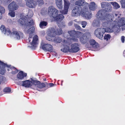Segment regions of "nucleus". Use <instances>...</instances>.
I'll list each match as a JSON object with an SVG mask.
<instances>
[{
    "instance_id": "obj_29",
    "label": "nucleus",
    "mask_w": 125,
    "mask_h": 125,
    "mask_svg": "<svg viewBox=\"0 0 125 125\" xmlns=\"http://www.w3.org/2000/svg\"><path fill=\"white\" fill-rule=\"evenodd\" d=\"M111 4L113 6L114 8L115 9H117L120 7L119 5L116 2H111Z\"/></svg>"
},
{
    "instance_id": "obj_23",
    "label": "nucleus",
    "mask_w": 125,
    "mask_h": 125,
    "mask_svg": "<svg viewBox=\"0 0 125 125\" xmlns=\"http://www.w3.org/2000/svg\"><path fill=\"white\" fill-rule=\"evenodd\" d=\"M56 9L54 8V7L52 6H50L48 8V14L50 16L52 13L55 11Z\"/></svg>"
},
{
    "instance_id": "obj_32",
    "label": "nucleus",
    "mask_w": 125,
    "mask_h": 125,
    "mask_svg": "<svg viewBox=\"0 0 125 125\" xmlns=\"http://www.w3.org/2000/svg\"><path fill=\"white\" fill-rule=\"evenodd\" d=\"M53 37L47 34V35L46 36V38L47 40L51 41H55V39L53 38Z\"/></svg>"
},
{
    "instance_id": "obj_12",
    "label": "nucleus",
    "mask_w": 125,
    "mask_h": 125,
    "mask_svg": "<svg viewBox=\"0 0 125 125\" xmlns=\"http://www.w3.org/2000/svg\"><path fill=\"white\" fill-rule=\"evenodd\" d=\"M26 2V5L30 8H34L37 4L34 0H25Z\"/></svg>"
},
{
    "instance_id": "obj_15",
    "label": "nucleus",
    "mask_w": 125,
    "mask_h": 125,
    "mask_svg": "<svg viewBox=\"0 0 125 125\" xmlns=\"http://www.w3.org/2000/svg\"><path fill=\"white\" fill-rule=\"evenodd\" d=\"M75 5H78L77 6H83L84 5H85L86 7L87 8L88 6V3L84 2L82 0H79L76 1L75 3Z\"/></svg>"
},
{
    "instance_id": "obj_45",
    "label": "nucleus",
    "mask_w": 125,
    "mask_h": 125,
    "mask_svg": "<svg viewBox=\"0 0 125 125\" xmlns=\"http://www.w3.org/2000/svg\"><path fill=\"white\" fill-rule=\"evenodd\" d=\"M3 91L5 92L9 93L11 91V90L10 88L6 87L3 89Z\"/></svg>"
},
{
    "instance_id": "obj_39",
    "label": "nucleus",
    "mask_w": 125,
    "mask_h": 125,
    "mask_svg": "<svg viewBox=\"0 0 125 125\" xmlns=\"http://www.w3.org/2000/svg\"><path fill=\"white\" fill-rule=\"evenodd\" d=\"M0 64L1 65V66H0V67H2V68H3L4 67V68L5 67H9L10 66L9 65L8 66L7 65L5 64V63L2 62L1 61H0Z\"/></svg>"
},
{
    "instance_id": "obj_37",
    "label": "nucleus",
    "mask_w": 125,
    "mask_h": 125,
    "mask_svg": "<svg viewBox=\"0 0 125 125\" xmlns=\"http://www.w3.org/2000/svg\"><path fill=\"white\" fill-rule=\"evenodd\" d=\"M62 31L61 28L57 29L56 31V33L58 35H60L62 33Z\"/></svg>"
},
{
    "instance_id": "obj_40",
    "label": "nucleus",
    "mask_w": 125,
    "mask_h": 125,
    "mask_svg": "<svg viewBox=\"0 0 125 125\" xmlns=\"http://www.w3.org/2000/svg\"><path fill=\"white\" fill-rule=\"evenodd\" d=\"M74 26L75 28L77 30H81V31H84L83 30V29H81V27L79 26L77 24H74Z\"/></svg>"
},
{
    "instance_id": "obj_17",
    "label": "nucleus",
    "mask_w": 125,
    "mask_h": 125,
    "mask_svg": "<svg viewBox=\"0 0 125 125\" xmlns=\"http://www.w3.org/2000/svg\"><path fill=\"white\" fill-rule=\"evenodd\" d=\"M0 29L2 32L5 34L7 33V34L8 35V33H9V34H10L11 33V32L10 29H6L4 25H2L1 26Z\"/></svg>"
},
{
    "instance_id": "obj_9",
    "label": "nucleus",
    "mask_w": 125,
    "mask_h": 125,
    "mask_svg": "<svg viewBox=\"0 0 125 125\" xmlns=\"http://www.w3.org/2000/svg\"><path fill=\"white\" fill-rule=\"evenodd\" d=\"M91 35L90 33L89 32H86L82 35L80 38V40L81 43L83 44L85 43L87 40V39L90 37Z\"/></svg>"
},
{
    "instance_id": "obj_60",
    "label": "nucleus",
    "mask_w": 125,
    "mask_h": 125,
    "mask_svg": "<svg viewBox=\"0 0 125 125\" xmlns=\"http://www.w3.org/2000/svg\"><path fill=\"white\" fill-rule=\"evenodd\" d=\"M44 81H46V79H44Z\"/></svg>"
},
{
    "instance_id": "obj_49",
    "label": "nucleus",
    "mask_w": 125,
    "mask_h": 125,
    "mask_svg": "<svg viewBox=\"0 0 125 125\" xmlns=\"http://www.w3.org/2000/svg\"><path fill=\"white\" fill-rule=\"evenodd\" d=\"M125 37L124 36H122L121 37V40L123 43H124L125 40Z\"/></svg>"
},
{
    "instance_id": "obj_14",
    "label": "nucleus",
    "mask_w": 125,
    "mask_h": 125,
    "mask_svg": "<svg viewBox=\"0 0 125 125\" xmlns=\"http://www.w3.org/2000/svg\"><path fill=\"white\" fill-rule=\"evenodd\" d=\"M11 35L16 39L19 40L20 39L21 35L22 34V33L20 31H14L11 33Z\"/></svg>"
},
{
    "instance_id": "obj_57",
    "label": "nucleus",
    "mask_w": 125,
    "mask_h": 125,
    "mask_svg": "<svg viewBox=\"0 0 125 125\" xmlns=\"http://www.w3.org/2000/svg\"><path fill=\"white\" fill-rule=\"evenodd\" d=\"M117 14H115V16L116 17H117Z\"/></svg>"
},
{
    "instance_id": "obj_55",
    "label": "nucleus",
    "mask_w": 125,
    "mask_h": 125,
    "mask_svg": "<svg viewBox=\"0 0 125 125\" xmlns=\"http://www.w3.org/2000/svg\"><path fill=\"white\" fill-rule=\"evenodd\" d=\"M123 55L125 57V50L123 52Z\"/></svg>"
},
{
    "instance_id": "obj_2",
    "label": "nucleus",
    "mask_w": 125,
    "mask_h": 125,
    "mask_svg": "<svg viewBox=\"0 0 125 125\" xmlns=\"http://www.w3.org/2000/svg\"><path fill=\"white\" fill-rule=\"evenodd\" d=\"M97 18H100L102 22V25L104 27L109 26L111 22L114 19V16L111 14L105 13V11L101 10L97 13Z\"/></svg>"
},
{
    "instance_id": "obj_11",
    "label": "nucleus",
    "mask_w": 125,
    "mask_h": 125,
    "mask_svg": "<svg viewBox=\"0 0 125 125\" xmlns=\"http://www.w3.org/2000/svg\"><path fill=\"white\" fill-rule=\"evenodd\" d=\"M125 19L124 18H121L118 21L117 19H116L114 22H117V24L120 26H122V28L123 30L125 29Z\"/></svg>"
},
{
    "instance_id": "obj_6",
    "label": "nucleus",
    "mask_w": 125,
    "mask_h": 125,
    "mask_svg": "<svg viewBox=\"0 0 125 125\" xmlns=\"http://www.w3.org/2000/svg\"><path fill=\"white\" fill-rule=\"evenodd\" d=\"M64 18V16L62 15H60L56 19L57 25L61 28H64L65 26V22L62 21Z\"/></svg>"
},
{
    "instance_id": "obj_28",
    "label": "nucleus",
    "mask_w": 125,
    "mask_h": 125,
    "mask_svg": "<svg viewBox=\"0 0 125 125\" xmlns=\"http://www.w3.org/2000/svg\"><path fill=\"white\" fill-rule=\"evenodd\" d=\"M101 4L102 8H106L107 7L110 6V4L107 2H103L101 3Z\"/></svg>"
},
{
    "instance_id": "obj_19",
    "label": "nucleus",
    "mask_w": 125,
    "mask_h": 125,
    "mask_svg": "<svg viewBox=\"0 0 125 125\" xmlns=\"http://www.w3.org/2000/svg\"><path fill=\"white\" fill-rule=\"evenodd\" d=\"M97 18L95 19L93 23V25L94 27H98L100 26V20L99 19H100L101 20V19L100 18H97V16L96 14Z\"/></svg>"
},
{
    "instance_id": "obj_10",
    "label": "nucleus",
    "mask_w": 125,
    "mask_h": 125,
    "mask_svg": "<svg viewBox=\"0 0 125 125\" xmlns=\"http://www.w3.org/2000/svg\"><path fill=\"white\" fill-rule=\"evenodd\" d=\"M81 8L79 6H76L75 7L72 11V15L73 16H78L80 14V10Z\"/></svg>"
},
{
    "instance_id": "obj_53",
    "label": "nucleus",
    "mask_w": 125,
    "mask_h": 125,
    "mask_svg": "<svg viewBox=\"0 0 125 125\" xmlns=\"http://www.w3.org/2000/svg\"><path fill=\"white\" fill-rule=\"evenodd\" d=\"M49 85L50 87L53 86L54 85V84L52 83H50Z\"/></svg>"
},
{
    "instance_id": "obj_36",
    "label": "nucleus",
    "mask_w": 125,
    "mask_h": 125,
    "mask_svg": "<svg viewBox=\"0 0 125 125\" xmlns=\"http://www.w3.org/2000/svg\"><path fill=\"white\" fill-rule=\"evenodd\" d=\"M82 35H83V33L82 32L80 31H77L76 32L75 36H77V37L79 38L81 37Z\"/></svg>"
},
{
    "instance_id": "obj_50",
    "label": "nucleus",
    "mask_w": 125,
    "mask_h": 125,
    "mask_svg": "<svg viewBox=\"0 0 125 125\" xmlns=\"http://www.w3.org/2000/svg\"><path fill=\"white\" fill-rule=\"evenodd\" d=\"M4 78L2 75H0V84H1V82L3 80Z\"/></svg>"
},
{
    "instance_id": "obj_61",
    "label": "nucleus",
    "mask_w": 125,
    "mask_h": 125,
    "mask_svg": "<svg viewBox=\"0 0 125 125\" xmlns=\"http://www.w3.org/2000/svg\"><path fill=\"white\" fill-rule=\"evenodd\" d=\"M118 18H119V17L118 16Z\"/></svg>"
},
{
    "instance_id": "obj_25",
    "label": "nucleus",
    "mask_w": 125,
    "mask_h": 125,
    "mask_svg": "<svg viewBox=\"0 0 125 125\" xmlns=\"http://www.w3.org/2000/svg\"><path fill=\"white\" fill-rule=\"evenodd\" d=\"M58 11L57 9L55 11H54L52 13L51 15L50 16L51 17H52L54 18H56V19L57 18L59 15H62V14H59L58 15Z\"/></svg>"
},
{
    "instance_id": "obj_63",
    "label": "nucleus",
    "mask_w": 125,
    "mask_h": 125,
    "mask_svg": "<svg viewBox=\"0 0 125 125\" xmlns=\"http://www.w3.org/2000/svg\"><path fill=\"white\" fill-rule=\"evenodd\" d=\"M3 71H4V69L3 70Z\"/></svg>"
},
{
    "instance_id": "obj_43",
    "label": "nucleus",
    "mask_w": 125,
    "mask_h": 125,
    "mask_svg": "<svg viewBox=\"0 0 125 125\" xmlns=\"http://www.w3.org/2000/svg\"><path fill=\"white\" fill-rule=\"evenodd\" d=\"M5 12V10L2 7L0 6V12L1 13H3Z\"/></svg>"
},
{
    "instance_id": "obj_26",
    "label": "nucleus",
    "mask_w": 125,
    "mask_h": 125,
    "mask_svg": "<svg viewBox=\"0 0 125 125\" xmlns=\"http://www.w3.org/2000/svg\"><path fill=\"white\" fill-rule=\"evenodd\" d=\"M31 83H32L33 84H34L35 85H38V84H39V83H40V81H37L35 79H34L31 78ZM36 86L35 85L33 86H32L31 88H32V87H34V86Z\"/></svg>"
},
{
    "instance_id": "obj_35",
    "label": "nucleus",
    "mask_w": 125,
    "mask_h": 125,
    "mask_svg": "<svg viewBox=\"0 0 125 125\" xmlns=\"http://www.w3.org/2000/svg\"><path fill=\"white\" fill-rule=\"evenodd\" d=\"M62 41V39L60 37H57L55 38V41H53L55 42L56 43H60Z\"/></svg>"
},
{
    "instance_id": "obj_38",
    "label": "nucleus",
    "mask_w": 125,
    "mask_h": 125,
    "mask_svg": "<svg viewBox=\"0 0 125 125\" xmlns=\"http://www.w3.org/2000/svg\"><path fill=\"white\" fill-rule=\"evenodd\" d=\"M120 2L122 8H125V0H121Z\"/></svg>"
},
{
    "instance_id": "obj_54",
    "label": "nucleus",
    "mask_w": 125,
    "mask_h": 125,
    "mask_svg": "<svg viewBox=\"0 0 125 125\" xmlns=\"http://www.w3.org/2000/svg\"><path fill=\"white\" fill-rule=\"evenodd\" d=\"M2 14L0 12V19H1L2 18Z\"/></svg>"
},
{
    "instance_id": "obj_24",
    "label": "nucleus",
    "mask_w": 125,
    "mask_h": 125,
    "mask_svg": "<svg viewBox=\"0 0 125 125\" xmlns=\"http://www.w3.org/2000/svg\"><path fill=\"white\" fill-rule=\"evenodd\" d=\"M45 86V84L44 83H39L38 85L37 86V88L36 86H34L35 87H32V88L34 89H36L38 90L39 91V90L38 89V88H42Z\"/></svg>"
},
{
    "instance_id": "obj_46",
    "label": "nucleus",
    "mask_w": 125,
    "mask_h": 125,
    "mask_svg": "<svg viewBox=\"0 0 125 125\" xmlns=\"http://www.w3.org/2000/svg\"><path fill=\"white\" fill-rule=\"evenodd\" d=\"M81 24L82 25V27L85 28L87 24V22L85 21H82L81 22Z\"/></svg>"
},
{
    "instance_id": "obj_16",
    "label": "nucleus",
    "mask_w": 125,
    "mask_h": 125,
    "mask_svg": "<svg viewBox=\"0 0 125 125\" xmlns=\"http://www.w3.org/2000/svg\"><path fill=\"white\" fill-rule=\"evenodd\" d=\"M87 9H86L85 12H83L82 14L86 19H90L91 18L92 16L91 13L90 12L87 11Z\"/></svg>"
},
{
    "instance_id": "obj_3",
    "label": "nucleus",
    "mask_w": 125,
    "mask_h": 125,
    "mask_svg": "<svg viewBox=\"0 0 125 125\" xmlns=\"http://www.w3.org/2000/svg\"><path fill=\"white\" fill-rule=\"evenodd\" d=\"M33 14L32 11L29 12L28 14L26 17L25 16H23L20 19H19L18 22L22 25H24V27L29 24V26L33 25L34 24L33 21L31 19V17L33 16Z\"/></svg>"
},
{
    "instance_id": "obj_30",
    "label": "nucleus",
    "mask_w": 125,
    "mask_h": 125,
    "mask_svg": "<svg viewBox=\"0 0 125 125\" xmlns=\"http://www.w3.org/2000/svg\"><path fill=\"white\" fill-rule=\"evenodd\" d=\"M76 32L73 30L69 31L68 32V33L71 36H75Z\"/></svg>"
},
{
    "instance_id": "obj_7",
    "label": "nucleus",
    "mask_w": 125,
    "mask_h": 125,
    "mask_svg": "<svg viewBox=\"0 0 125 125\" xmlns=\"http://www.w3.org/2000/svg\"><path fill=\"white\" fill-rule=\"evenodd\" d=\"M41 47L44 50L51 52L52 51L53 47L50 44H44L43 43H41Z\"/></svg>"
},
{
    "instance_id": "obj_62",
    "label": "nucleus",
    "mask_w": 125,
    "mask_h": 125,
    "mask_svg": "<svg viewBox=\"0 0 125 125\" xmlns=\"http://www.w3.org/2000/svg\"><path fill=\"white\" fill-rule=\"evenodd\" d=\"M2 72L1 73V74H2Z\"/></svg>"
},
{
    "instance_id": "obj_18",
    "label": "nucleus",
    "mask_w": 125,
    "mask_h": 125,
    "mask_svg": "<svg viewBox=\"0 0 125 125\" xmlns=\"http://www.w3.org/2000/svg\"><path fill=\"white\" fill-rule=\"evenodd\" d=\"M23 86L25 87H31V82L29 80H27L23 82H21Z\"/></svg>"
},
{
    "instance_id": "obj_27",
    "label": "nucleus",
    "mask_w": 125,
    "mask_h": 125,
    "mask_svg": "<svg viewBox=\"0 0 125 125\" xmlns=\"http://www.w3.org/2000/svg\"><path fill=\"white\" fill-rule=\"evenodd\" d=\"M95 6V3L94 2H91L89 4V8L92 10H94Z\"/></svg>"
},
{
    "instance_id": "obj_33",
    "label": "nucleus",
    "mask_w": 125,
    "mask_h": 125,
    "mask_svg": "<svg viewBox=\"0 0 125 125\" xmlns=\"http://www.w3.org/2000/svg\"><path fill=\"white\" fill-rule=\"evenodd\" d=\"M47 24V22L45 21L41 22L40 24V26L41 28H43L44 26H45Z\"/></svg>"
},
{
    "instance_id": "obj_48",
    "label": "nucleus",
    "mask_w": 125,
    "mask_h": 125,
    "mask_svg": "<svg viewBox=\"0 0 125 125\" xmlns=\"http://www.w3.org/2000/svg\"><path fill=\"white\" fill-rule=\"evenodd\" d=\"M12 0H3V2L5 4H7L9 3Z\"/></svg>"
},
{
    "instance_id": "obj_34",
    "label": "nucleus",
    "mask_w": 125,
    "mask_h": 125,
    "mask_svg": "<svg viewBox=\"0 0 125 125\" xmlns=\"http://www.w3.org/2000/svg\"><path fill=\"white\" fill-rule=\"evenodd\" d=\"M56 3L57 6L59 9H61L62 8V2Z\"/></svg>"
},
{
    "instance_id": "obj_4",
    "label": "nucleus",
    "mask_w": 125,
    "mask_h": 125,
    "mask_svg": "<svg viewBox=\"0 0 125 125\" xmlns=\"http://www.w3.org/2000/svg\"><path fill=\"white\" fill-rule=\"evenodd\" d=\"M112 31L111 29L108 28H104L103 27L99 28L96 29L95 31V35L100 39H101L103 35L105 32H110Z\"/></svg>"
},
{
    "instance_id": "obj_44",
    "label": "nucleus",
    "mask_w": 125,
    "mask_h": 125,
    "mask_svg": "<svg viewBox=\"0 0 125 125\" xmlns=\"http://www.w3.org/2000/svg\"><path fill=\"white\" fill-rule=\"evenodd\" d=\"M64 10H62V11H60V12L62 14H67V12H68V10H67V11L66 10H65V9L64 8Z\"/></svg>"
},
{
    "instance_id": "obj_20",
    "label": "nucleus",
    "mask_w": 125,
    "mask_h": 125,
    "mask_svg": "<svg viewBox=\"0 0 125 125\" xmlns=\"http://www.w3.org/2000/svg\"><path fill=\"white\" fill-rule=\"evenodd\" d=\"M48 34L52 37H54L55 35V30L54 28L51 29L47 32Z\"/></svg>"
},
{
    "instance_id": "obj_41",
    "label": "nucleus",
    "mask_w": 125,
    "mask_h": 125,
    "mask_svg": "<svg viewBox=\"0 0 125 125\" xmlns=\"http://www.w3.org/2000/svg\"><path fill=\"white\" fill-rule=\"evenodd\" d=\"M37 3L40 6L43 5L44 3L43 1V0H37Z\"/></svg>"
},
{
    "instance_id": "obj_5",
    "label": "nucleus",
    "mask_w": 125,
    "mask_h": 125,
    "mask_svg": "<svg viewBox=\"0 0 125 125\" xmlns=\"http://www.w3.org/2000/svg\"><path fill=\"white\" fill-rule=\"evenodd\" d=\"M8 9L9 10V15L11 17H14L15 16V13L13 11L14 10H16L18 8V6L14 2L10 3L8 6Z\"/></svg>"
},
{
    "instance_id": "obj_58",
    "label": "nucleus",
    "mask_w": 125,
    "mask_h": 125,
    "mask_svg": "<svg viewBox=\"0 0 125 125\" xmlns=\"http://www.w3.org/2000/svg\"><path fill=\"white\" fill-rule=\"evenodd\" d=\"M63 42H64V43H66V41H65V40H64V41H63Z\"/></svg>"
},
{
    "instance_id": "obj_51",
    "label": "nucleus",
    "mask_w": 125,
    "mask_h": 125,
    "mask_svg": "<svg viewBox=\"0 0 125 125\" xmlns=\"http://www.w3.org/2000/svg\"><path fill=\"white\" fill-rule=\"evenodd\" d=\"M73 21H70L68 23V25L69 26H70L72 25L73 24Z\"/></svg>"
},
{
    "instance_id": "obj_8",
    "label": "nucleus",
    "mask_w": 125,
    "mask_h": 125,
    "mask_svg": "<svg viewBox=\"0 0 125 125\" xmlns=\"http://www.w3.org/2000/svg\"><path fill=\"white\" fill-rule=\"evenodd\" d=\"M80 44L77 43L72 44L71 46L69 52H76L79 51L80 50L79 48Z\"/></svg>"
},
{
    "instance_id": "obj_42",
    "label": "nucleus",
    "mask_w": 125,
    "mask_h": 125,
    "mask_svg": "<svg viewBox=\"0 0 125 125\" xmlns=\"http://www.w3.org/2000/svg\"><path fill=\"white\" fill-rule=\"evenodd\" d=\"M111 37L110 35L107 34H105L104 36V39L105 40H106L107 41Z\"/></svg>"
},
{
    "instance_id": "obj_59",
    "label": "nucleus",
    "mask_w": 125,
    "mask_h": 125,
    "mask_svg": "<svg viewBox=\"0 0 125 125\" xmlns=\"http://www.w3.org/2000/svg\"><path fill=\"white\" fill-rule=\"evenodd\" d=\"M7 70L8 71H9V69H7Z\"/></svg>"
},
{
    "instance_id": "obj_1",
    "label": "nucleus",
    "mask_w": 125,
    "mask_h": 125,
    "mask_svg": "<svg viewBox=\"0 0 125 125\" xmlns=\"http://www.w3.org/2000/svg\"><path fill=\"white\" fill-rule=\"evenodd\" d=\"M32 26H29V24L27 25L25 27H24V29L26 33L28 34L29 36L28 40L30 43L31 45L28 46V47L34 50L36 47V44L38 39V36L36 35H35L33 38H32L35 30L34 26L31 27Z\"/></svg>"
},
{
    "instance_id": "obj_21",
    "label": "nucleus",
    "mask_w": 125,
    "mask_h": 125,
    "mask_svg": "<svg viewBox=\"0 0 125 125\" xmlns=\"http://www.w3.org/2000/svg\"><path fill=\"white\" fill-rule=\"evenodd\" d=\"M27 74L26 73H23L22 72H20L17 74V77L19 79H21L23 78L24 77L26 76Z\"/></svg>"
},
{
    "instance_id": "obj_56",
    "label": "nucleus",
    "mask_w": 125,
    "mask_h": 125,
    "mask_svg": "<svg viewBox=\"0 0 125 125\" xmlns=\"http://www.w3.org/2000/svg\"><path fill=\"white\" fill-rule=\"evenodd\" d=\"M18 72L17 71H15L14 72V73H13H13H14V74H15V73H16L17 72Z\"/></svg>"
},
{
    "instance_id": "obj_13",
    "label": "nucleus",
    "mask_w": 125,
    "mask_h": 125,
    "mask_svg": "<svg viewBox=\"0 0 125 125\" xmlns=\"http://www.w3.org/2000/svg\"><path fill=\"white\" fill-rule=\"evenodd\" d=\"M90 44L93 47L94 50L96 51L98 50L97 49L98 47V43L94 39H91L90 41Z\"/></svg>"
},
{
    "instance_id": "obj_31",
    "label": "nucleus",
    "mask_w": 125,
    "mask_h": 125,
    "mask_svg": "<svg viewBox=\"0 0 125 125\" xmlns=\"http://www.w3.org/2000/svg\"><path fill=\"white\" fill-rule=\"evenodd\" d=\"M70 49L69 47L67 46H66L63 49H61V50L64 52H69Z\"/></svg>"
},
{
    "instance_id": "obj_47",
    "label": "nucleus",
    "mask_w": 125,
    "mask_h": 125,
    "mask_svg": "<svg viewBox=\"0 0 125 125\" xmlns=\"http://www.w3.org/2000/svg\"><path fill=\"white\" fill-rule=\"evenodd\" d=\"M70 39L71 41L74 42H77L78 41V39L74 37H73L71 38Z\"/></svg>"
},
{
    "instance_id": "obj_22",
    "label": "nucleus",
    "mask_w": 125,
    "mask_h": 125,
    "mask_svg": "<svg viewBox=\"0 0 125 125\" xmlns=\"http://www.w3.org/2000/svg\"><path fill=\"white\" fill-rule=\"evenodd\" d=\"M70 5V2L67 0H64V7L65 10L67 11V10L69 9Z\"/></svg>"
},
{
    "instance_id": "obj_52",
    "label": "nucleus",
    "mask_w": 125,
    "mask_h": 125,
    "mask_svg": "<svg viewBox=\"0 0 125 125\" xmlns=\"http://www.w3.org/2000/svg\"><path fill=\"white\" fill-rule=\"evenodd\" d=\"M62 2V0H55L56 3Z\"/></svg>"
}]
</instances>
